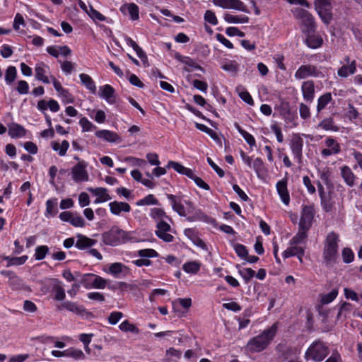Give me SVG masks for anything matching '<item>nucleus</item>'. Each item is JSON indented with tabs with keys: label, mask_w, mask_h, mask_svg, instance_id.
Segmentation results:
<instances>
[{
	"label": "nucleus",
	"mask_w": 362,
	"mask_h": 362,
	"mask_svg": "<svg viewBox=\"0 0 362 362\" xmlns=\"http://www.w3.org/2000/svg\"><path fill=\"white\" fill-rule=\"evenodd\" d=\"M125 268V266L122 263L116 262L112 263L109 267V272L114 275L115 276H117V275L122 272H123V269Z\"/></svg>",
	"instance_id": "50"
},
{
	"label": "nucleus",
	"mask_w": 362,
	"mask_h": 362,
	"mask_svg": "<svg viewBox=\"0 0 362 362\" xmlns=\"http://www.w3.org/2000/svg\"><path fill=\"white\" fill-rule=\"evenodd\" d=\"M303 96L305 100L312 102L315 97V85L313 81H307L303 83L302 86Z\"/></svg>",
	"instance_id": "16"
},
{
	"label": "nucleus",
	"mask_w": 362,
	"mask_h": 362,
	"mask_svg": "<svg viewBox=\"0 0 362 362\" xmlns=\"http://www.w3.org/2000/svg\"><path fill=\"white\" fill-rule=\"evenodd\" d=\"M320 76H323V74L315 66L311 64L301 65L295 73V78L298 80Z\"/></svg>",
	"instance_id": "8"
},
{
	"label": "nucleus",
	"mask_w": 362,
	"mask_h": 362,
	"mask_svg": "<svg viewBox=\"0 0 362 362\" xmlns=\"http://www.w3.org/2000/svg\"><path fill=\"white\" fill-rule=\"evenodd\" d=\"M215 5L225 9H235L248 12L247 6L240 0H213Z\"/></svg>",
	"instance_id": "10"
},
{
	"label": "nucleus",
	"mask_w": 362,
	"mask_h": 362,
	"mask_svg": "<svg viewBox=\"0 0 362 362\" xmlns=\"http://www.w3.org/2000/svg\"><path fill=\"white\" fill-rule=\"evenodd\" d=\"M93 274H86L81 277L80 283L87 289L93 288V284L92 282L94 279Z\"/></svg>",
	"instance_id": "49"
},
{
	"label": "nucleus",
	"mask_w": 362,
	"mask_h": 362,
	"mask_svg": "<svg viewBox=\"0 0 362 362\" xmlns=\"http://www.w3.org/2000/svg\"><path fill=\"white\" fill-rule=\"evenodd\" d=\"M119 329L123 332H130L134 334H139V329L134 325L131 324L128 320L122 322L119 325Z\"/></svg>",
	"instance_id": "44"
},
{
	"label": "nucleus",
	"mask_w": 362,
	"mask_h": 362,
	"mask_svg": "<svg viewBox=\"0 0 362 362\" xmlns=\"http://www.w3.org/2000/svg\"><path fill=\"white\" fill-rule=\"evenodd\" d=\"M354 253L349 248H344L342 250V258L345 263H350L354 260Z\"/></svg>",
	"instance_id": "60"
},
{
	"label": "nucleus",
	"mask_w": 362,
	"mask_h": 362,
	"mask_svg": "<svg viewBox=\"0 0 362 362\" xmlns=\"http://www.w3.org/2000/svg\"><path fill=\"white\" fill-rule=\"evenodd\" d=\"M276 332L277 326L276 324H274L261 334L251 339L247 344V349L251 352H260L263 351L274 339Z\"/></svg>",
	"instance_id": "3"
},
{
	"label": "nucleus",
	"mask_w": 362,
	"mask_h": 362,
	"mask_svg": "<svg viewBox=\"0 0 362 362\" xmlns=\"http://www.w3.org/2000/svg\"><path fill=\"white\" fill-rule=\"evenodd\" d=\"M246 283H248L255 275V272L251 268H244L238 271Z\"/></svg>",
	"instance_id": "48"
},
{
	"label": "nucleus",
	"mask_w": 362,
	"mask_h": 362,
	"mask_svg": "<svg viewBox=\"0 0 362 362\" xmlns=\"http://www.w3.org/2000/svg\"><path fill=\"white\" fill-rule=\"evenodd\" d=\"M224 20L229 23H246L249 21V18L246 16H233L230 13H226Z\"/></svg>",
	"instance_id": "35"
},
{
	"label": "nucleus",
	"mask_w": 362,
	"mask_h": 362,
	"mask_svg": "<svg viewBox=\"0 0 362 362\" xmlns=\"http://www.w3.org/2000/svg\"><path fill=\"white\" fill-rule=\"evenodd\" d=\"M238 91V95L239 97L246 103H247L250 105H254L253 99L250 94L249 92H247L246 90L243 89L242 90H239V88L237 89Z\"/></svg>",
	"instance_id": "53"
},
{
	"label": "nucleus",
	"mask_w": 362,
	"mask_h": 362,
	"mask_svg": "<svg viewBox=\"0 0 362 362\" xmlns=\"http://www.w3.org/2000/svg\"><path fill=\"white\" fill-rule=\"evenodd\" d=\"M138 255L141 257H156L158 252L153 249H144L138 251Z\"/></svg>",
	"instance_id": "59"
},
{
	"label": "nucleus",
	"mask_w": 362,
	"mask_h": 362,
	"mask_svg": "<svg viewBox=\"0 0 362 362\" xmlns=\"http://www.w3.org/2000/svg\"><path fill=\"white\" fill-rule=\"evenodd\" d=\"M103 242L110 246H117L131 240V234L114 226L102 235Z\"/></svg>",
	"instance_id": "4"
},
{
	"label": "nucleus",
	"mask_w": 362,
	"mask_h": 362,
	"mask_svg": "<svg viewBox=\"0 0 362 362\" xmlns=\"http://www.w3.org/2000/svg\"><path fill=\"white\" fill-rule=\"evenodd\" d=\"M52 286L53 291L55 293L54 299L57 300H63L65 298V291L61 286L59 281L56 279H49Z\"/></svg>",
	"instance_id": "28"
},
{
	"label": "nucleus",
	"mask_w": 362,
	"mask_h": 362,
	"mask_svg": "<svg viewBox=\"0 0 362 362\" xmlns=\"http://www.w3.org/2000/svg\"><path fill=\"white\" fill-rule=\"evenodd\" d=\"M314 6L322 22L329 25L332 20V0H315Z\"/></svg>",
	"instance_id": "6"
},
{
	"label": "nucleus",
	"mask_w": 362,
	"mask_h": 362,
	"mask_svg": "<svg viewBox=\"0 0 362 362\" xmlns=\"http://www.w3.org/2000/svg\"><path fill=\"white\" fill-rule=\"evenodd\" d=\"M99 95L105 99L109 104L116 103V95L115 89L108 84L100 86L99 88Z\"/></svg>",
	"instance_id": "14"
},
{
	"label": "nucleus",
	"mask_w": 362,
	"mask_h": 362,
	"mask_svg": "<svg viewBox=\"0 0 362 362\" xmlns=\"http://www.w3.org/2000/svg\"><path fill=\"white\" fill-rule=\"evenodd\" d=\"M79 124L82 127L83 132H89L96 129V127L86 117H82L79 121Z\"/></svg>",
	"instance_id": "54"
},
{
	"label": "nucleus",
	"mask_w": 362,
	"mask_h": 362,
	"mask_svg": "<svg viewBox=\"0 0 362 362\" xmlns=\"http://www.w3.org/2000/svg\"><path fill=\"white\" fill-rule=\"evenodd\" d=\"M252 167L257 175L264 171V166L262 160L260 158H257L252 162Z\"/></svg>",
	"instance_id": "58"
},
{
	"label": "nucleus",
	"mask_w": 362,
	"mask_h": 362,
	"mask_svg": "<svg viewBox=\"0 0 362 362\" xmlns=\"http://www.w3.org/2000/svg\"><path fill=\"white\" fill-rule=\"evenodd\" d=\"M16 90L18 92L19 94H27L29 90L28 83L25 81H19L18 82Z\"/></svg>",
	"instance_id": "61"
},
{
	"label": "nucleus",
	"mask_w": 362,
	"mask_h": 362,
	"mask_svg": "<svg viewBox=\"0 0 362 362\" xmlns=\"http://www.w3.org/2000/svg\"><path fill=\"white\" fill-rule=\"evenodd\" d=\"M204 18L205 21L208 22L209 23H210L213 25H216L218 24L217 18L215 15V13L213 12L212 11L207 10L205 12Z\"/></svg>",
	"instance_id": "56"
},
{
	"label": "nucleus",
	"mask_w": 362,
	"mask_h": 362,
	"mask_svg": "<svg viewBox=\"0 0 362 362\" xmlns=\"http://www.w3.org/2000/svg\"><path fill=\"white\" fill-rule=\"evenodd\" d=\"M25 134L26 129L18 124L13 123L8 127V134L12 138L23 137Z\"/></svg>",
	"instance_id": "30"
},
{
	"label": "nucleus",
	"mask_w": 362,
	"mask_h": 362,
	"mask_svg": "<svg viewBox=\"0 0 362 362\" xmlns=\"http://www.w3.org/2000/svg\"><path fill=\"white\" fill-rule=\"evenodd\" d=\"M276 189L281 201L286 205H288L290 202V196L287 189V180H281L276 183Z\"/></svg>",
	"instance_id": "20"
},
{
	"label": "nucleus",
	"mask_w": 362,
	"mask_h": 362,
	"mask_svg": "<svg viewBox=\"0 0 362 362\" xmlns=\"http://www.w3.org/2000/svg\"><path fill=\"white\" fill-rule=\"evenodd\" d=\"M120 11L124 13H125L126 11H127L128 14L129 15L132 21H136L139 18V7L136 4L134 3L124 4L121 7Z\"/></svg>",
	"instance_id": "26"
},
{
	"label": "nucleus",
	"mask_w": 362,
	"mask_h": 362,
	"mask_svg": "<svg viewBox=\"0 0 362 362\" xmlns=\"http://www.w3.org/2000/svg\"><path fill=\"white\" fill-rule=\"evenodd\" d=\"M189 178L193 180L196 185L200 188H202L205 190L210 189L209 185L207 183H206L201 177H199L196 175H194V172L192 173V176L190 177Z\"/></svg>",
	"instance_id": "57"
},
{
	"label": "nucleus",
	"mask_w": 362,
	"mask_h": 362,
	"mask_svg": "<svg viewBox=\"0 0 362 362\" xmlns=\"http://www.w3.org/2000/svg\"><path fill=\"white\" fill-rule=\"evenodd\" d=\"M93 281L92 282L93 288L98 289H103L105 288L107 284V280L103 279V277L93 274Z\"/></svg>",
	"instance_id": "47"
},
{
	"label": "nucleus",
	"mask_w": 362,
	"mask_h": 362,
	"mask_svg": "<svg viewBox=\"0 0 362 362\" xmlns=\"http://www.w3.org/2000/svg\"><path fill=\"white\" fill-rule=\"evenodd\" d=\"M88 190L97 197L96 199L94 202L95 204L105 202L112 199L111 197L107 193V189L106 188H88Z\"/></svg>",
	"instance_id": "18"
},
{
	"label": "nucleus",
	"mask_w": 362,
	"mask_h": 362,
	"mask_svg": "<svg viewBox=\"0 0 362 362\" xmlns=\"http://www.w3.org/2000/svg\"><path fill=\"white\" fill-rule=\"evenodd\" d=\"M49 252V248L46 245L38 246L35 249V258L36 260H42L43 259L47 252Z\"/></svg>",
	"instance_id": "51"
},
{
	"label": "nucleus",
	"mask_w": 362,
	"mask_h": 362,
	"mask_svg": "<svg viewBox=\"0 0 362 362\" xmlns=\"http://www.w3.org/2000/svg\"><path fill=\"white\" fill-rule=\"evenodd\" d=\"M137 206H145V205H158V200L155 198L153 194H148L144 199H141L136 202Z\"/></svg>",
	"instance_id": "43"
},
{
	"label": "nucleus",
	"mask_w": 362,
	"mask_h": 362,
	"mask_svg": "<svg viewBox=\"0 0 362 362\" xmlns=\"http://www.w3.org/2000/svg\"><path fill=\"white\" fill-rule=\"evenodd\" d=\"M3 258L8 261L7 267H11L13 265L23 264L28 259V256L23 255L19 257H10L8 256H4Z\"/></svg>",
	"instance_id": "42"
},
{
	"label": "nucleus",
	"mask_w": 362,
	"mask_h": 362,
	"mask_svg": "<svg viewBox=\"0 0 362 362\" xmlns=\"http://www.w3.org/2000/svg\"><path fill=\"white\" fill-rule=\"evenodd\" d=\"M16 69L15 66H8L5 74V81L6 83L11 84L16 78Z\"/></svg>",
	"instance_id": "46"
},
{
	"label": "nucleus",
	"mask_w": 362,
	"mask_h": 362,
	"mask_svg": "<svg viewBox=\"0 0 362 362\" xmlns=\"http://www.w3.org/2000/svg\"><path fill=\"white\" fill-rule=\"evenodd\" d=\"M182 269L187 273L195 274L200 269V264L195 261L188 262L183 264Z\"/></svg>",
	"instance_id": "38"
},
{
	"label": "nucleus",
	"mask_w": 362,
	"mask_h": 362,
	"mask_svg": "<svg viewBox=\"0 0 362 362\" xmlns=\"http://www.w3.org/2000/svg\"><path fill=\"white\" fill-rule=\"evenodd\" d=\"M167 167L173 168L176 172L180 174L185 175L189 178L192 176L193 171L187 168H185L180 163L175 161H169Z\"/></svg>",
	"instance_id": "32"
},
{
	"label": "nucleus",
	"mask_w": 362,
	"mask_h": 362,
	"mask_svg": "<svg viewBox=\"0 0 362 362\" xmlns=\"http://www.w3.org/2000/svg\"><path fill=\"white\" fill-rule=\"evenodd\" d=\"M331 100L332 95L330 93H326L324 95H321L318 98L317 111L320 112L326 107V105L331 101Z\"/></svg>",
	"instance_id": "41"
},
{
	"label": "nucleus",
	"mask_w": 362,
	"mask_h": 362,
	"mask_svg": "<svg viewBox=\"0 0 362 362\" xmlns=\"http://www.w3.org/2000/svg\"><path fill=\"white\" fill-rule=\"evenodd\" d=\"M95 134L98 138L102 139L107 142L112 143L121 141L119 136L116 132L110 130H98Z\"/></svg>",
	"instance_id": "21"
},
{
	"label": "nucleus",
	"mask_w": 362,
	"mask_h": 362,
	"mask_svg": "<svg viewBox=\"0 0 362 362\" xmlns=\"http://www.w3.org/2000/svg\"><path fill=\"white\" fill-rule=\"evenodd\" d=\"M87 163L83 161H79L71 169L72 178L76 182L88 180V174L86 170Z\"/></svg>",
	"instance_id": "9"
},
{
	"label": "nucleus",
	"mask_w": 362,
	"mask_h": 362,
	"mask_svg": "<svg viewBox=\"0 0 362 362\" xmlns=\"http://www.w3.org/2000/svg\"><path fill=\"white\" fill-rule=\"evenodd\" d=\"M59 309H66L77 315H83L87 311L83 306H78L76 303L65 301L59 306Z\"/></svg>",
	"instance_id": "23"
},
{
	"label": "nucleus",
	"mask_w": 362,
	"mask_h": 362,
	"mask_svg": "<svg viewBox=\"0 0 362 362\" xmlns=\"http://www.w3.org/2000/svg\"><path fill=\"white\" fill-rule=\"evenodd\" d=\"M339 235L334 232H330L327 234L323 247V263L329 267L333 265L338 257V242Z\"/></svg>",
	"instance_id": "2"
},
{
	"label": "nucleus",
	"mask_w": 362,
	"mask_h": 362,
	"mask_svg": "<svg viewBox=\"0 0 362 362\" xmlns=\"http://www.w3.org/2000/svg\"><path fill=\"white\" fill-rule=\"evenodd\" d=\"M174 57L177 60L187 66V67H185V70L186 71H192V69H197L199 70L204 71L203 68L200 65L197 64L194 59L189 57L182 56L180 53L176 52L174 55Z\"/></svg>",
	"instance_id": "15"
},
{
	"label": "nucleus",
	"mask_w": 362,
	"mask_h": 362,
	"mask_svg": "<svg viewBox=\"0 0 362 362\" xmlns=\"http://www.w3.org/2000/svg\"><path fill=\"white\" fill-rule=\"evenodd\" d=\"M309 229L303 228L302 226H299L297 234L290 240V245H294L300 244L307 238V233Z\"/></svg>",
	"instance_id": "33"
},
{
	"label": "nucleus",
	"mask_w": 362,
	"mask_h": 362,
	"mask_svg": "<svg viewBox=\"0 0 362 362\" xmlns=\"http://www.w3.org/2000/svg\"><path fill=\"white\" fill-rule=\"evenodd\" d=\"M66 356L71 357L76 360L83 359L85 356L83 352L80 349H76L75 348H69L66 350Z\"/></svg>",
	"instance_id": "45"
},
{
	"label": "nucleus",
	"mask_w": 362,
	"mask_h": 362,
	"mask_svg": "<svg viewBox=\"0 0 362 362\" xmlns=\"http://www.w3.org/2000/svg\"><path fill=\"white\" fill-rule=\"evenodd\" d=\"M69 147V144L67 141L64 140L62 144H59L57 142H52V148L54 151H58L59 155L60 156H64L66 155L67 149Z\"/></svg>",
	"instance_id": "40"
},
{
	"label": "nucleus",
	"mask_w": 362,
	"mask_h": 362,
	"mask_svg": "<svg viewBox=\"0 0 362 362\" xmlns=\"http://www.w3.org/2000/svg\"><path fill=\"white\" fill-rule=\"evenodd\" d=\"M58 213L57 199H49L46 202L45 216H54Z\"/></svg>",
	"instance_id": "37"
},
{
	"label": "nucleus",
	"mask_w": 362,
	"mask_h": 362,
	"mask_svg": "<svg viewBox=\"0 0 362 362\" xmlns=\"http://www.w3.org/2000/svg\"><path fill=\"white\" fill-rule=\"evenodd\" d=\"M341 175L348 186L353 187L354 185L356 176L349 166L344 165L341 168Z\"/></svg>",
	"instance_id": "27"
},
{
	"label": "nucleus",
	"mask_w": 362,
	"mask_h": 362,
	"mask_svg": "<svg viewBox=\"0 0 362 362\" xmlns=\"http://www.w3.org/2000/svg\"><path fill=\"white\" fill-rule=\"evenodd\" d=\"M321 203L326 212H329L332 210L334 202L331 201V199L329 197L327 196L325 199H321Z\"/></svg>",
	"instance_id": "63"
},
{
	"label": "nucleus",
	"mask_w": 362,
	"mask_h": 362,
	"mask_svg": "<svg viewBox=\"0 0 362 362\" xmlns=\"http://www.w3.org/2000/svg\"><path fill=\"white\" fill-rule=\"evenodd\" d=\"M318 127H320L326 131L337 132L339 130V128L334 124V120L332 118H326L323 119L319 123Z\"/></svg>",
	"instance_id": "39"
},
{
	"label": "nucleus",
	"mask_w": 362,
	"mask_h": 362,
	"mask_svg": "<svg viewBox=\"0 0 362 362\" xmlns=\"http://www.w3.org/2000/svg\"><path fill=\"white\" fill-rule=\"evenodd\" d=\"M151 216L158 221L156 225V235L164 242L170 243L174 240V237L169 233L171 230L170 226L165 221L162 220L163 218L171 221V218L166 214V213L160 208H153L151 210Z\"/></svg>",
	"instance_id": "1"
},
{
	"label": "nucleus",
	"mask_w": 362,
	"mask_h": 362,
	"mask_svg": "<svg viewBox=\"0 0 362 362\" xmlns=\"http://www.w3.org/2000/svg\"><path fill=\"white\" fill-rule=\"evenodd\" d=\"M356 70V62L352 61L349 66L344 65L338 69L337 74L342 78H346L350 74H354Z\"/></svg>",
	"instance_id": "31"
},
{
	"label": "nucleus",
	"mask_w": 362,
	"mask_h": 362,
	"mask_svg": "<svg viewBox=\"0 0 362 362\" xmlns=\"http://www.w3.org/2000/svg\"><path fill=\"white\" fill-rule=\"evenodd\" d=\"M89 16L93 20H98L100 21H105V17L103 14H101L99 11L93 8L92 6H89V11L88 12Z\"/></svg>",
	"instance_id": "55"
},
{
	"label": "nucleus",
	"mask_w": 362,
	"mask_h": 362,
	"mask_svg": "<svg viewBox=\"0 0 362 362\" xmlns=\"http://www.w3.org/2000/svg\"><path fill=\"white\" fill-rule=\"evenodd\" d=\"M303 141L300 136L294 137L291 141V149L295 157L299 160L302 158Z\"/></svg>",
	"instance_id": "24"
},
{
	"label": "nucleus",
	"mask_w": 362,
	"mask_h": 362,
	"mask_svg": "<svg viewBox=\"0 0 362 362\" xmlns=\"http://www.w3.org/2000/svg\"><path fill=\"white\" fill-rule=\"evenodd\" d=\"M96 243V240L91 239L81 234H78L77 235L76 247L80 250H85L88 247L95 245Z\"/></svg>",
	"instance_id": "25"
},
{
	"label": "nucleus",
	"mask_w": 362,
	"mask_h": 362,
	"mask_svg": "<svg viewBox=\"0 0 362 362\" xmlns=\"http://www.w3.org/2000/svg\"><path fill=\"white\" fill-rule=\"evenodd\" d=\"M168 199L170 201L173 209L181 216H186L187 214L184 205L181 202V198L175 195L168 194Z\"/></svg>",
	"instance_id": "17"
},
{
	"label": "nucleus",
	"mask_w": 362,
	"mask_h": 362,
	"mask_svg": "<svg viewBox=\"0 0 362 362\" xmlns=\"http://www.w3.org/2000/svg\"><path fill=\"white\" fill-rule=\"evenodd\" d=\"M305 253V250L303 247L297 246V245H290L288 248H287L283 252L284 258L286 259L293 256H296L298 254L301 255Z\"/></svg>",
	"instance_id": "34"
},
{
	"label": "nucleus",
	"mask_w": 362,
	"mask_h": 362,
	"mask_svg": "<svg viewBox=\"0 0 362 362\" xmlns=\"http://www.w3.org/2000/svg\"><path fill=\"white\" fill-rule=\"evenodd\" d=\"M295 17L300 21L303 32L313 33L315 31V23L313 16L306 10L297 8L294 12Z\"/></svg>",
	"instance_id": "7"
},
{
	"label": "nucleus",
	"mask_w": 362,
	"mask_h": 362,
	"mask_svg": "<svg viewBox=\"0 0 362 362\" xmlns=\"http://www.w3.org/2000/svg\"><path fill=\"white\" fill-rule=\"evenodd\" d=\"M329 354L328 347L321 341H314L307 349L305 358L315 361H322Z\"/></svg>",
	"instance_id": "5"
},
{
	"label": "nucleus",
	"mask_w": 362,
	"mask_h": 362,
	"mask_svg": "<svg viewBox=\"0 0 362 362\" xmlns=\"http://www.w3.org/2000/svg\"><path fill=\"white\" fill-rule=\"evenodd\" d=\"M79 77L82 83L93 93H95L96 86L91 77L86 74H81Z\"/></svg>",
	"instance_id": "36"
},
{
	"label": "nucleus",
	"mask_w": 362,
	"mask_h": 362,
	"mask_svg": "<svg viewBox=\"0 0 362 362\" xmlns=\"http://www.w3.org/2000/svg\"><path fill=\"white\" fill-rule=\"evenodd\" d=\"M327 148L322 149L321 154L323 157H328L333 154H337L341 151L339 144L333 138L328 137L325 141Z\"/></svg>",
	"instance_id": "13"
},
{
	"label": "nucleus",
	"mask_w": 362,
	"mask_h": 362,
	"mask_svg": "<svg viewBox=\"0 0 362 362\" xmlns=\"http://www.w3.org/2000/svg\"><path fill=\"white\" fill-rule=\"evenodd\" d=\"M47 69H49L48 66L44 63H40L36 65L35 68V78L41 81L42 83L48 84L50 83V79L46 76Z\"/></svg>",
	"instance_id": "22"
},
{
	"label": "nucleus",
	"mask_w": 362,
	"mask_h": 362,
	"mask_svg": "<svg viewBox=\"0 0 362 362\" xmlns=\"http://www.w3.org/2000/svg\"><path fill=\"white\" fill-rule=\"evenodd\" d=\"M1 274L8 278V285L12 290H25L27 286L23 281L11 271H1Z\"/></svg>",
	"instance_id": "12"
},
{
	"label": "nucleus",
	"mask_w": 362,
	"mask_h": 362,
	"mask_svg": "<svg viewBox=\"0 0 362 362\" xmlns=\"http://www.w3.org/2000/svg\"><path fill=\"white\" fill-rule=\"evenodd\" d=\"M110 210L114 215L119 216L121 212H129L131 211L130 205L127 202L114 201L109 204Z\"/></svg>",
	"instance_id": "19"
},
{
	"label": "nucleus",
	"mask_w": 362,
	"mask_h": 362,
	"mask_svg": "<svg viewBox=\"0 0 362 362\" xmlns=\"http://www.w3.org/2000/svg\"><path fill=\"white\" fill-rule=\"evenodd\" d=\"M238 63L235 61L228 62L221 66L222 69L232 74H236L238 71Z\"/></svg>",
	"instance_id": "52"
},
{
	"label": "nucleus",
	"mask_w": 362,
	"mask_h": 362,
	"mask_svg": "<svg viewBox=\"0 0 362 362\" xmlns=\"http://www.w3.org/2000/svg\"><path fill=\"white\" fill-rule=\"evenodd\" d=\"M322 42L323 40L320 36L312 33H307L305 44L308 47L312 49L318 48L322 45Z\"/></svg>",
	"instance_id": "29"
},
{
	"label": "nucleus",
	"mask_w": 362,
	"mask_h": 362,
	"mask_svg": "<svg viewBox=\"0 0 362 362\" xmlns=\"http://www.w3.org/2000/svg\"><path fill=\"white\" fill-rule=\"evenodd\" d=\"M69 223L75 227H83L85 225V221L81 216H74V214L72 215Z\"/></svg>",
	"instance_id": "62"
},
{
	"label": "nucleus",
	"mask_w": 362,
	"mask_h": 362,
	"mask_svg": "<svg viewBox=\"0 0 362 362\" xmlns=\"http://www.w3.org/2000/svg\"><path fill=\"white\" fill-rule=\"evenodd\" d=\"M315 216V209L313 206H305L300 216L299 226L310 229Z\"/></svg>",
	"instance_id": "11"
},
{
	"label": "nucleus",
	"mask_w": 362,
	"mask_h": 362,
	"mask_svg": "<svg viewBox=\"0 0 362 362\" xmlns=\"http://www.w3.org/2000/svg\"><path fill=\"white\" fill-rule=\"evenodd\" d=\"M299 113L300 116L304 119L309 118L310 116V109L304 103L300 104Z\"/></svg>",
	"instance_id": "64"
}]
</instances>
